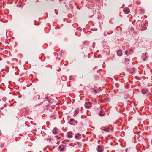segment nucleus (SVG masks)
<instances>
[{
  "label": "nucleus",
  "instance_id": "14",
  "mask_svg": "<svg viewBox=\"0 0 152 152\" xmlns=\"http://www.w3.org/2000/svg\"><path fill=\"white\" fill-rule=\"evenodd\" d=\"M128 53V51H125V53L126 55H127Z\"/></svg>",
  "mask_w": 152,
  "mask_h": 152
},
{
  "label": "nucleus",
  "instance_id": "7",
  "mask_svg": "<svg viewBox=\"0 0 152 152\" xmlns=\"http://www.w3.org/2000/svg\"><path fill=\"white\" fill-rule=\"evenodd\" d=\"M53 133L54 134H56L57 133V129L56 128H54L53 131Z\"/></svg>",
  "mask_w": 152,
  "mask_h": 152
},
{
  "label": "nucleus",
  "instance_id": "15",
  "mask_svg": "<svg viewBox=\"0 0 152 152\" xmlns=\"http://www.w3.org/2000/svg\"><path fill=\"white\" fill-rule=\"evenodd\" d=\"M94 92H95V93L96 92V90H94Z\"/></svg>",
  "mask_w": 152,
  "mask_h": 152
},
{
  "label": "nucleus",
  "instance_id": "8",
  "mask_svg": "<svg viewBox=\"0 0 152 152\" xmlns=\"http://www.w3.org/2000/svg\"><path fill=\"white\" fill-rule=\"evenodd\" d=\"M81 136V134L79 133L77 134L75 136V138L77 139L78 137Z\"/></svg>",
  "mask_w": 152,
  "mask_h": 152
},
{
  "label": "nucleus",
  "instance_id": "17",
  "mask_svg": "<svg viewBox=\"0 0 152 152\" xmlns=\"http://www.w3.org/2000/svg\"><path fill=\"white\" fill-rule=\"evenodd\" d=\"M146 59L145 58H143V61H145V60H146Z\"/></svg>",
  "mask_w": 152,
  "mask_h": 152
},
{
  "label": "nucleus",
  "instance_id": "19",
  "mask_svg": "<svg viewBox=\"0 0 152 152\" xmlns=\"http://www.w3.org/2000/svg\"><path fill=\"white\" fill-rule=\"evenodd\" d=\"M146 55V53H145V55Z\"/></svg>",
  "mask_w": 152,
  "mask_h": 152
},
{
  "label": "nucleus",
  "instance_id": "11",
  "mask_svg": "<svg viewBox=\"0 0 152 152\" xmlns=\"http://www.w3.org/2000/svg\"><path fill=\"white\" fill-rule=\"evenodd\" d=\"M103 130L106 132H108L109 130V129L108 128H105Z\"/></svg>",
  "mask_w": 152,
  "mask_h": 152
},
{
  "label": "nucleus",
  "instance_id": "16",
  "mask_svg": "<svg viewBox=\"0 0 152 152\" xmlns=\"http://www.w3.org/2000/svg\"><path fill=\"white\" fill-rule=\"evenodd\" d=\"M108 99H108V98H106V100H108Z\"/></svg>",
  "mask_w": 152,
  "mask_h": 152
},
{
  "label": "nucleus",
  "instance_id": "18",
  "mask_svg": "<svg viewBox=\"0 0 152 152\" xmlns=\"http://www.w3.org/2000/svg\"><path fill=\"white\" fill-rule=\"evenodd\" d=\"M133 51V50H130V51Z\"/></svg>",
  "mask_w": 152,
  "mask_h": 152
},
{
  "label": "nucleus",
  "instance_id": "12",
  "mask_svg": "<svg viewBox=\"0 0 152 152\" xmlns=\"http://www.w3.org/2000/svg\"><path fill=\"white\" fill-rule=\"evenodd\" d=\"M78 113V111L77 110H75V114L77 115V114Z\"/></svg>",
  "mask_w": 152,
  "mask_h": 152
},
{
  "label": "nucleus",
  "instance_id": "4",
  "mask_svg": "<svg viewBox=\"0 0 152 152\" xmlns=\"http://www.w3.org/2000/svg\"><path fill=\"white\" fill-rule=\"evenodd\" d=\"M117 55L119 56H121L122 55V50H118L117 52Z\"/></svg>",
  "mask_w": 152,
  "mask_h": 152
},
{
  "label": "nucleus",
  "instance_id": "13",
  "mask_svg": "<svg viewBox=\"0 0 152 152\" xmlns=\"http://www.w3.org/2000/svg\"><path fill=\"white\" fill-rule=\"evenodd\" d=\"M125 61H129V59L128 58H125Z\"/></svg>",
  "mask_w": 152,
  "mask_h": 152
},
{
  "label": "nucleus",
  "instance_id": "6",
  "mask_svg": "<svg viewBox=\"0 0 152 152\" xmlns=\"http://www.w3.org/2000/svg\"><path fill=\"white\" fill-rule=\"evenodd\" d=\"M148 91V90L147 89H143L142 90V94H146Z\"/></svg>",
  "mask_w": 152,
  "mask_h": 152
},
{
  "label": "nucleus",
  "instance_id": "5",
  "mask_svg": "<svg viewBox=\"0 0 152 152\" xmlns=\"http://www.w3.org/2000/svg\"><path fill=\"white\" fill-rule=\"evenodd\" d=\"M59 148L60 151H63L65 148L64 146L63 145L60 146Z\"/></svg>",
  "mask_w": 152,
  "mask_h": 152
},
{
  "label": "nucleus",
  "instance_id": "1",
  "mask_svg": "<svg viewBox=\"0 0 152 152\" xmlns=\"http://www.w3.org/2000/svg\"><path fill=\"white\" fill-rule=\"evenodd\" d=\"M124 12L126 14H128L130 12V10L128 8H125L123 10Z\"/></svg>",
  "mask_w": 152,
  "mask_h": 152
},
{
  "label": "nucleus",
  "instance_id": "10",
  "mask_svg": "<svg viewBox=\"0 0 152 152\" xmlns=\"http://www.w3.org/2000/svg\"><path fill=\"white\" fill-rule=\"evenodd\" d=\"M68 137L69 138H72V136L71 135L72 133L71 132H68Z\"/></svg>",
  "mask_w": 152,
  "mask_h": 152
},
{
  "label": "nucleus",
  "instance_id": "9",
  "mask_svg": "<svg viewBox=\"0 0 152 152\" xmlns=\"http://www.w3.org/2000/svg\"><path fill=\"white\" fill-rule=\"evenodd\" d=\"M99 115L101 116H104V113H103V111H100L99 112Z\"/></svg>",
  "mask_w": 152,
  "mask_h": 152
},
{
  "label": "nucleus",
  "instance_id": "2",
  "mask_svg": "<svg viewBox=\"0 0 152 152\" xmlns=\"http://www.w3.org/2000/svg\"><path fill=\"white\" fill-rule=\"evenodd\" d=\"M97 150L98 152H102L103 151L102 147L101 145H99L97 148Z\"/></svg>",
  "mask_w": 152,
  "mask_h": 152
},
{
  "label": "nucleus",
  "instance_id": "20",
  "mask_svg": "<svg viewBox=\"0 0 152 152\" xmlns=\"http://www.w3.org/2000/svg\"><path fill=\"white\" fill-rule=\"evenodd\" d=\"M151 143H152V141H151Z\"/></svg>",
  "mask_w": 152,
  "mask_h": 152
},
{
  "label": "nucleus",
  "instance_id": "3",
  "mask_svg": "<svg viewBox=\"0 0 152 152\" xmlns=\"http://www.w3.org/2000/svg\"><path fill=\"white\" fill-rule=\"evenodd\" d=\"M85 106L86 108H88L91 106V103L89 102L86 103L85 104Z\"/></svg>",
  "mask_w": 152,
  "mask_h": 152
}]
</instances>
